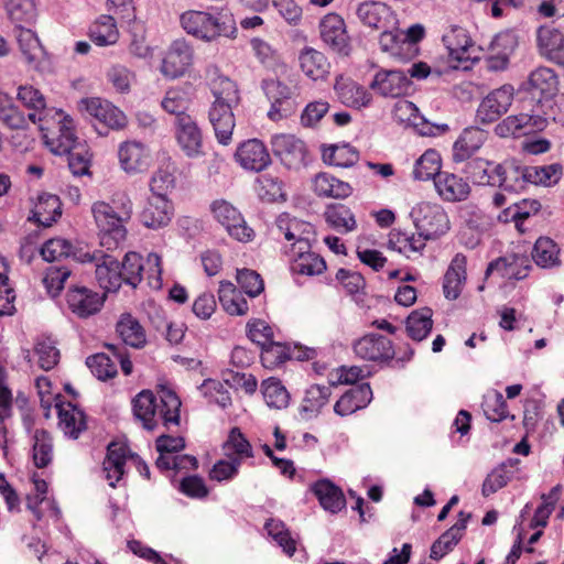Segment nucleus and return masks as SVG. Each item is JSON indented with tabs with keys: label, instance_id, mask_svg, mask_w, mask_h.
Segmentation results:
<instances>
[{
	"label": "nucleus",
	"instance_id": "1",
	"mask_svg": "<svg viewBox=\"0 0 564 564\" xmlns=\"http://www.w3.org/2000/svg\"><path fill=\"white\" fill-rule=\"evenodd\" d=\"M41 131L51 152L68 154V165L74 175H84L89 169V158L78 151L73 119L63 110H48L41 117Z\"/></svg>",
	"mask_w": 564,
	"mask_h": 564
},
{
	"label": "nucleus",
	"instance_id": "2",
	"mask_svg": "<svg viewBox=\"0 0 564 564\" xmlns=\"http://www.w3.org/2000/svg\"><path fill=\"white\" fill-rule=\"evenodd\" d=\"M181 400L169 388L162 387L156 397L150 390L141 391L132 401V410L135 419L147 430H154L159 423L166 429L180 424Z\"/></svg>",
	"mask_w": 564,
	"mask_h": 564
},
{
	"label": "nucleus",
	"instance_id": "3",
	"mask_svg": "<svg viewBox=\"0 0 564 564\" xmlns=\"http://www.w3.org/2000/svg\"><path fill=\"white\" fill-rule=\"evenodd\" d=\"M180 21L187 34L204 42H216L221 37L234 40L238 32L234 15L224 11L213 14L188 10L182 13Z\"/></svg>",
	"mask_w": 564,
	"mask_h": 564
},
{
	"label": "nucleus",
	"instance_id": "4",
	"mask_svg": "<svg viewBox=\"0 0 564 564\" xmlns=\"http://www.w3.org/2000/svg\"><path fill=\"white\" fill-rule=\"evenodd\" d=\"M352 350L356 357L364 360L394 362L400 366L410 361L414 355L410 345H404L395 350L389 338L376 334H369L357 339L352 345Z\"/></svg>",
	"mask_w": 564,
	"mask_h": 564
},
{
	"label": "nucleus",
	"instance_id": "5",
	"mask_svg": "<svg viewBox=\"0 0 564 564\" xmlns=\"http://www.w3.org/2000/svg\"><path fill=\"white\" fill-rule=\"evenodd\" d=\"M91 213L98 228L99 243L106 250L117 249L127 237L124 224L128 221L118 216L113 207L105 202H96Z\"/></svg>",
	"mask_w": 564,
	"mask_h": 564
},
{
	"label": "nucleus",
	"instance_id": "6",
	"mask_svg": "<svg viewBox=\"0 0 564 564\" xmlns=\"http://www.w3.org/2000/svg\"><path fill=\"white\" fill-rule=\"evenodd\" d=\"M410 216L425 241L437 239L451 228L448 215L437 203L421 202L412 208Z\"/></svg>",
	"mask_w": 564,
	"mask_h": 564
},
{
	"label": "nucleus",
	"instance_id": "7",
	"mask_svg": "<svg viewBox=\"0 0 564 564\" xmlns=\"http://www.w3.org/2000/svg\"><path fill=\"white\" fill-rule=\"evenodd\" d=\"M194 59L193 46L185 40H176L164 52L159 72L169 80L182 78L189 74Z\"/></svg>",
	"mask_w": 564,
	"mask_h": 564
},
{
	"label": "nucleus",
	"instance_id": "8",
	"mask_svg": "<svg viewBox=\"0 0 564 564\" xmlns=\"http://www.w3.org/2000/svg\"><path fill=\"white\" fill-rule=\"evenodd\" d=\"M443 42L448 51V59L454 68H468L469 63L479 58L478 47L467 30L454 25L443 35Z\"/></svg>",
	"mask_w": 564,
	"mask_h": 564
},
{
	"label": "nucleus",
	"instance_id": "9",
	"mask_svg": "<svg viewBox=\"0 0 564 564\" xmlns=\"http://www.w3.org/2000/svg\"><path fill=\"white\" fill-rule=\"evenodd\" d=\"M210 212L214 219L232 239L243 243L253 240L254 230L248 226L242 214L234 205L224 199L215 200L210 205Z\"/></svg>",
	"mask_w": 564,
	"mask_h": 564
},
{
	"label": "nucleus",
	"instance_id": "10",
	"mask_svg": "<svg viewBox=\"0 0 564 564\" xmlns=\"http://www.w3.org/2000/svg\"><path fill=\"white\" fill-rule=\"evenodd\" d=\"M75 257L82 262L96 263V279L105 291L115 292L121 286L120 264L112 256L102 251H86L75 253Z\"/></svg>",
	"mask_w": 564,
	"mask_h": 564
},
{
	"label": "nucleus",
	"instance_id": "11",
	"mask_svg": "<svg viewBox=\"0 0 564 564\" xmlns=\"http://www.w3.org/2000/svg\"><path fill=\"white\" fill-rule=\"evenodd\" d=\"M334 93L344 106L356 110L369 108L373 102L370 89L346 75L336 76Z\"/></svg>",
	"mask_w": 564,
	"mask_h": 564
},
{
	"label": "nucleus",
	"instance_id": "12",
	"mask_svg": "<svg viewBox=\"0 0 564 564\" xmlns=\"http://www.w3.org/2000/svg\"><path fill=\"white\" fill-rule=\"evenodd\" d=\"M547 121L539 115L519 113L508 116L495 127V133L500 138H520L546 128Z\"/></svg>",
	"mask_w": 564,
	"mask_h": 564
},
{
	"label": "nucleus",
	"instance_id": "13",
	"mask_svg": "<svg viewBox=\"0 0 564 564\" xmlns=\"http://www.w3.org/2000/svg\"><path fill=\"white\" fill-rule=\"evenodd\" d=\"M78 108L107 128L119 130L127 126L126 115L108 100L98 97L85 98L79 101Z\"/></svg>",
	"mask_w": 564,
	"mask_h": 564
},
{
	"label": "nucleus",
	"instance_id": "14",
	"mask_svg": "<svg viewBox=\"0 0 564 564\" xmlns=\"http://www.w3.org/2000/svg\"><path fill=\"white\" fill-rule=\"evenodd\" d=\"M514 98V88L503 85L489 93L477 109V118L482 123H491L508 111Z\"/></svg>",
	"mask_w": 564,
	"mask_h": 564
},
{
	"label": "nucleus",
	"instance_id": "15",
	"mask_svg": "<svg viewBox=\"0 0 564 564\" xmlns=\"http://www.w3.org/2000/svg\"><path fill=\"white\" fill-rule=\"evenodd\" d=\"M522 89L538 102H549L557 95L558 79L551 68L540 67L531 72Z\"/></svg>",
	"mask_w": 564,
	"mask_h": 564
},
{
	"label": "nucleus",
	"instance_id": "16",
	"mask_svg": "<svg viewBox=\"0 0 564 564\" xmlns=\"http://www.w3.org/2000/svg\"><path fill=\"white\" fill-rule=\"evenodd\" d=\"M234 159L243 170L250 172H261L271 163L269 150L259 139L239 143Z\"/></svg>",
	"mask_w": 564,
	"mask_h": 564
},
{
	"label": "nucleus",
	"instance_id": "17",
	"mask_svg": "<svg viewBox=\"0 0 564 564\" xmlns=\"http://www.w3.org/2000/svg\"><path fill=\"white\" fill-rule=\"evenodd\" d=\"M271 143L274 154L288 169L297 170L305 165L307 150L302 140L292 134H278Z\"/></svg>",
	"mask_w": 564,
	"mask_h": 564
},
{
	"label": "nucleus",
	"instance_id": "18",
	"mask_svg": "<svg viewBox=\"0 0 564 564\" xmlns=\"http://www.w3.org/2000/svg\"><path fill=\"white\" fill-rule=\"evenodd\" d=\"M276 230L283 235L288 241H292L291 249L311 248V240L314 238V227L307 221L291 217L289 214H281L276 218Z\"/></svg>",
	"mask_w": 564,
	"mask_h": 564
},
{
	"label": "nucleus",
	"instance_id": "19",
	"mask_svg": "<svg viewBox=\"0 0 564 564\" xmlns=\"http://www.w3.org/2000/svg\"><path fill=\"white\" fill-rule=\"evenodd\" d=\"M175 139L183 152L195 158L203 153V135L196 121L191 116L175 118Z\"/></svg>",
	"mask_w": 564,
	"mask_h": 564
},
{
	"label": "nucleus",
	"instance_id": "20",
	"mask_svg": "<svg viewBox=\"0 0 564 564\" xmlns=\"http://www.w3.org/2000/svg\"><path fill=\"white\" fill-rule=\"evenodd\" d=\"M174 216V206L167 197L150 195L140 215L142 225L149 229L166 227Z\"/></svg>",
	"mask_w": 564,
	"mask_h": 564
},
{
	"label": "nucleus",
	"instance_id": "21",
	"mask_svg": "<svg viewBox=\"0 0 564 564\" xmlns=\"http://www.w3.org/2000/svg\"><path fill=\"white\" fill-rule=\"evenodd\" d=\"M358 19L367 26L381 31L383 28H395L399 22L393 10L386 3L368 1L357 8Z\"/></svg>",
	"mask_w": 564,
	"mask_h": 564
},
{
	"label": "nucleus",
	"instance_id": "22",
	"mask_svg": "<svg viewBox=\"0 0 564 564\" xmlns=\"http://www.w3.org/2000/svg\"><path fill=\"white\" fill-rule=\"evenodd\" d=\"M104 301L105 295H100L98 292H94L85 286L72 288L66 293L68 308L82 318L99 312Z\"/></svg>",
	"mask_w": 564,
	"mask_h": 564
},
{
	"label": "nucleus",
	"instance_id": "23",
	"mask_svg": "<svg viewBox=\"0 0 564 564\" xmlns=\"http://www.w3.org/2000/svg\"><path fill=\"white\" fill-rule=\"evenodd\" d=\"M314 356L315 351L311 348L302 349L294 347L291 349L285 344L274 340L262 347L261 362L267 369H274L293 357L299 360H308L314 358Z\"/></svg>",
	"mask_w": 564,
	"mask_h": 564
},
{
	"label": "nucleus",
	"instance_id": "24",
	"mask_svg": "<svg viewBox=\"0 0 564 564\" xmlns=\"http://www.w3.org/2000/svg\"><path fill=\"white\" fill-rule=\"evenodd\" d=\"M321 37L335 52L348 55L349 44L345 22L341 17L329 13L319 23Z\"/></svg>",
	"mask_w": 564,
	"mask_h": 564
},
{
	"label": "nucleus",
	"instance_id": "25",
	"mask_svg": "<svg viewBox=\"0 0 564 564\" xmlns=\"http://www.w3.org/2000/svg\"><path fill=\"white\" fill-rule=\"evenodd\" d=\"M118 158L121 167L127 173H140L151 164V152L145 144L139 141H126L120 144Z\"/></svg>",
	"mask_w": 564,
	"mask_h": 564
},
{
	"label": "nucleus",
	"instance_id": "26",
	"mask_svg": "<svg viewBox=\"0 0 564 564\" xmlns=\"http://www.w3.org/2000/svg\"><path fill=\"white\" fill-rule=\"evenodd\" d=\"M127 445L122 443L112 442L108 446L107 456L102 464V470L106 475V479L109 481L111 487H116V484L121 480L126 473V464L128 460L137 462Z\"/></svg>",
	"mask_w": 564,
	"mask_h": 564
},
{
	"label": "nucleus",
	"instance_id": "27",
	"mask_svg": "<svg viewBox=\"0 0 564 564\" xmlns=\"http://www.w3.org/2000/svg\"><path fill=\"white\" fill-rule=\"evenodd\" d=\"M531 261L523 254H510L491 262L487 275L498 274L507 280H522L529 275Z\"/></svg>",
	"mask_w": 564,
	"mask_h": 564
},
{
	"label": "nucleus",
	"instance_id": "28",
	"mask_svg": "<svg viewBox=\"0 0 564 564\" xmlns=\"http://www.w3.org/2000/svg\"><path fill=\"white\" fill-rule=\"evenodd\" d=\"M297 64L301 72L311 80H325L330 73V63L324 53L305 46L299 52Z\"/></svg>",
	"mask_w": 564,
	"mask_h": 564
},
{
	"label": "nucleus",
	"instance_id": "29",
	"mask_svg": "<svg viewBox=\"0 0 564 564\" xmlns=\"http://www.w3.org/2000/svg\"><path fill=\"white\" fill-rule=\"evenodd\" d=\"M409 87V79L401 70L381 69L376 73L370 88L383 97L398 98L404 95Z\"/></svg>",
	"mask_w": 564,
	"mask_h": 564
},
{
	"label": "nucleus",
	"instance_id": "30",
	"mask_svg": "<svg viewBox=\"0 0 564 564\" xmlns=\"http://www.w3.org/2000/svg\"><path fill=\"white\" fill-rule=\"evenodd\" d=\"M434 186L440 197L445 202H462L470 194L468 182L454 173L443 172L434 178Z\"/></svg>",
	"mask_w": 564,
	"mask_h": 564
},
{
	"label": "nucleus",
	"instance_id": "31",
	"mask_svg": "<svg viewBox=\"0 0 564 564\" xmlns=\"http://www.w3.org/2000/svg\"><path fill=\"white\" fill-rule=\"evenodd\" d=\"M536 42L540 53L547 59L564 66V34L552 26L538 30Z\"/></svg>",
	"mask_w": 564,
	"mask_h": 564
},
{
	"label": "nucleus",
	"instance_id": "32",
	"mask_svg": "<svg viewBox=\"0 0 564 564\" xmlns=\"http://www.w3.org/2000/svg\"><path fill=\"white\" fill-rule=\"evenodd\" d=\"M372 400V390L368 383H361L347 390L335 403L334 411L340 416L350 415L365 409Z\"/></svg>",
	"mask_w": 564,
	"mask_h": 564
},
{
	"label": "nucleus",
	"instance_id": "33",
	"mask_svg": "<svg viewBox=\"0 0 564 564\" xmlns=\"http://www.w3.org/2000/svg\"><path fill=\"white\" fill-rule=\"evenodd\" d=\"M487 140V132L479 128H466L453 145L454 162L469 160Z\"/></svg>",
	"mask_w": 564,
	"mask_h": 564
},
{
	"label": "nucleus",
	"instance_id": "34",
	"mask_svg": "<svg viewBox=\"0 0 564 564\" xmlns=\"http://www.w3.org/2000/svg\"><path fill=\"white\" fill-rule=\"evenodd\" d=\"M500 181L497 185L509 192H520L530 184L527 176L528 166L521 165L514 160L506 161L497 165Z\"/></svg>",
	"mask_w": 564,
	"mask_h": 564
},
{
	"label": "nucleus",
	"instance_id": "35",
	"mask_svg": "<svg viewBox=\"0 0 564 564\" xmlns=\"http://www.w3.org/2000/svg\"><path fill=\"white\" fill-rule=\"evenodd\" d=\"M290 265L295 274L316 275L326 269L325 260L317 253L307 249H290Z\"/></svg>",
	"mask_w": 564,
	"mask_h": 564
},
{
	"label": "nucleus",
	"instance_id": "36",
	"mask_svg": "<svg viewBox=\"0 0 564 564\" xmlns=\"http://www.w3.org/2000/svg\"><path fill=\"white\" fill-rule=\"evenodd\" d=\"M467 259L463 253H457L444 275L443 289L447 299L455 300L459 296L466 281Z\"/></svg>",
	"mask_w": 564,
	"mask_h": 564
},
{
	"label": "nucleus",
	"instance_id": "37",
	"mask_svg": "<svg viewBox=\"0 0 564 564\" xmlns=\"http://www.w3.org/2000/svg\"><path fill=\"white\" fill-rule=\"evenodd\" d=\"M313 191L319 197L344 199L352 193V187L329 173H318L313 181Z\"/></svg>",
	"mask_w": 564,
	"mask_h": 564
},
{
	"label": "nucleus",
	"instance_id": "38",
	"mask_svg": "<svg viewBox=\"0 0 564 564\" xmlns=\"http://www.w3.org/2000/svg\"><path fill=\"white\" fill-rule=\"evenodd\" d=\"M311 491L318 499L321 506L332 513H336L345 507L341 489L328 479H321L312 484Z\"/></svg>",
	"mask_w": 564,
	"mask_h": 564
},
{
	"label": "nucleus",
	"instance_id": "39",
	"mask_svg": "<svg viewBox=\"0 0 564 564\" xmlns=\"http://www.w3.org/2000/svg\"><path fill=\"white\" fill-rule=\"evenodd\" d=\"M59 426L64 433L77 438L79 433L86 429L84 412L70 402H56Z\"/></svg>",
	"mask_w": 564,
	"mask_h": 564
},
{
	"label": "nucleus",
	"instance_id": "40",
	"mask_svg": "<svg viewBox=\"0 0 564 564\" xmlns=\"http://www.w3.org/2000/svg\"><path fill=\"white\" fill-rule=\"evenodd\" d=\"M468 519L469 514H465L464 512L459 513L458 521L433 543L430 554L431 558L436 561L441 560L444 555L453 550V547L462 539Z\"/></svg>",
	"mask_w": 564,
	"mask_h": 564
},
{
	"label": "nucleus",
	"instance_id": "41",
	"mask_svg": "<svg viewBox=\"0 0 564 564\" xmlns=\"http://www.w3.org/2000/svg\"><path fill=\"white\" fill-rule=\"evenodd\" d=\"M426 246L424 238L417 234H408L400 229H392L388 234V247L408 258L420 254Z\"/></svg>",
	"mask_w": 564,
	"mask_h": 564
},
{
	"label": "nucleus",
	"instance_id": "42",
	"mask_svg": "<svg viewBox=\"0 0 564 564\" xmlns=\"http://www.w3.org/2000/svg\"><path fill=\"white\" fill-rule=\"evenodd\" d=\"M218 299L221 307L232 316L246 315L249 304L243 294L237 290L234 283L221 281L218 290Z\"/></svg>",
	"mask_w": 564,
	"mask_h": 564
},
{
	"label": "nucleus",
	"instance_id": "43",
	"mask_svg": "<svg viewBox=\"0 0 564 564\" xmlns=\"http://www.w3.org/2000/svg\"><path fill=\"white\" fill-rule=\"evenodd\" d=\"M62 215L61 202L56 195L43 193L32 209V219L40 226L48 227Z\"/></svg>",
	"mask_w": 564,
	"mask_h": 564
},
{
	"label": "nucleus",
	"instance_id": "44",
	"mask_svg": "<svg viewBox=\"0 0 564 564\" xmlns=\"http://www.w3.org/2000/svg\"><path fill=\"white\" fill-rule=\"evenodd\" d=\"M497 165L486 159L475 158L466 163L464 172L475 184L496 186L500 181Z\"/></svg>",
	"mask_w": 564,
	"mask_h": 564
},
{
	"label": "nucleus",
	"instance_id": "45",
	"mask_svg": "<svg viewBox=\"0 0 564 564\" xmlns=\"http://www.w3.org/2000/svg\"><path fill=\"white\" fill-rule=\"evenodd\" d=\"M234 107H212L209 121L215 130L219 143L227 145L231 142L232 131L236 126L232 113Z\"/></svg>",
	"mask_w": 564,
	"mask_h": 564
},
{
	"label": "nucleus",
	"instance_id": "46",
	"mask_svg": "<svg viewBox=\"0 0 564 564\" xmlns=\"http://www.w3.org/2000/svg\"><path fill=\"white\" fill-rule=\"evenodd\" d=\"M224 456L240 465L245 459L253 457L252 446L238 427L230 430L223 445Z\"/></svg>",
	"mask_w": 564,
	"mask_h": 564
},
{
	"label": "nucleus",
	"instance_id": "47",
	"mask_svg": "<svg viewBox=\"0 0 564 564\" xmlns=\"http://www.w3.org/2000/svg\"><path fill=\"white\" fill-rule=\"evenodd\" d=\"M89 37L99 46L113 45L119 40V30L113 15L101 14L89 28Z\"/></svg>",
	"mask_w": 564,
	"mask_h": 564
},
{
	"label": "nucleus",
	"instance_id": "48",
	"mask_svg": "<svg viewBox=\"0 0 564 564\" xmlns=\"http://www.w3.org/2000/svg\"><path fill=\"white\" fill-rule=\"evenodd\" d=\"M325 221L340 234H348L357 228L354 213L345 205H330L324 213Z\"/></svg>",
	"mask_w": 564,
	"mask_h": 564
},
{
	"label": "nucleus",
	"instance_id": "49",
	"mask_svg": "<svg viewBox=\"0 0 564 564\" xmlns=\"http://www.w3.org/2000/svg\"><path fill=\"white\" fill-rule=\"evenodd\" d=\"M433 312L430 307L413 311L406 318V333L410 338L421 341L430 334L433 326Z\"/></svg>",
	"mask_w": 564,
	"mask_h": 564
},
{
	"label": "nucleus",
	"instance_id": "50",
	"mask_svg": "<svg viewBox=\"0 0 564 564\" xmlns=\"http://www.w3.org/2000/svg\"><path fill=\"white\" fill-rule=\"evenodd\" d=\"M516 474V465L512 459H508L497 466L485 479L482 484V495L488 497L499 489L507 486Z\"/></svg>",
	"mask_w": 564,
	"mask_h": 564
},
{
	"label": "nucleus",
	"instance_id": "51",
	"mask_svg": "<svg viewBox=\"0 0 564 564\" xmlns=\"http://www.w3.org/2000/svg\"><path fill=\"white\" fill-rule=\"evenodd\" d=\"M117 332L124 344L140 348L145 343V332L131 314H122L117 323Z\"/></svg>",
	"mask_w": 564,
	"mask_h": 564
},
{
	"label": "nucleus",
	"instance_id": "52",
	"mask_svg": "<svg viewBox=\"0 0 564 564\" xmlns=\"http://www.w3.org/2000/svg\"><path fill=\"white\" fill-rule=\"evenodd\" d=\"M532 259L541 268L560 265V248L549 237H540L533 247Z\"/></svg>",
	"mask_w": 564,
	"mask_h": 564
},
{
	"label": "nucleus",
	"instance_id": "53",
	"mask_svg": "<svg viewBox=\"0 0 564 564\" xmlns=\"http://www.w3.org/2000/svg\"><path fill=\"white\" fill-rule=\"evenodd\" d=\"M261 393L268 406L285 409L290 403V394L281 380L271 377L262 381Z\"/></svg>",
	"mask_w": 564,
	"mask_h": 564
},
{
	"label": "nucleus",
	"instance_id": "54",
	"mask_svg": "<svg viewBox=\"0 0 564 564\" xmlns=\"http://www.w3.org/2000/svg\"><path fill=\"white\" fill-rule=\"evenodd\" d=\"M212 93L215 98L212 107H235L239 102L237 85L228 77H218L212 84Z\"/></svg>",
	"mask_w": 564,
	"mask_h": 564
},
{
	"label": "nucleus",
	"instance_id": "55",
	"mask_svg": "<svg viewBox=\"0 0 564 564\" xmlns=\"http://www.w3.org/2000/svg\"><path fill=\"white\" fill-rule=\"evenodd\" d=\"M264 89L267 96L273 100L269 117L274 121L280 120L284 116L282 113L283 104L292 97V89L280 80L265 82Z\"/></svg>",
	"mask_w": 564,
	"mask_h": 564
},
{
	"label": "nucleus",
	"instance_id": "56",
	"mask_svg": "<svg viewBox=\"0 0 564 564\" xmlns=\"http://www.w3.org/2000/svg\"><path fill=\"white\" fill-rule=\"evenodd\" d=\"M442 159L436 150H426L415 162L413 175L416 180L427 181L441 174Z\"/></svg>",
	"mask_w": 564,
	"mask_h": 564
},
{
	"label": "nucleus",
	"instance_id": "57",
	"mask_svg": "<svg viewBox=\"0 0 564 564\" xmlns=\"http://www.w3.org/2000/svg\"><path fill=\"white\" fill-rule=\"evenodd\" d=\"M322 156L325 163L336 166H351L358 161V151L349 144H332L323 148Z\"/></svg>",
	"mask_w": 564,
	"mask_h": 564
},
{
	"label": "nucleus",
	"instance_id": "58",
	"mask_svg": "<svg viewBox=\"0 0 564 564\" xmlns=\"http://www.w3.org/2000/svg\"><path fill=\"white\" fill-rule=\"evenodd\" d=\"M53 459V440L51 434L37 429L33 434V462L37 468H44Z\"/></svg>",
	"mask_w": 564,
	"mask_h": 564
},
{
	"label": "nucleus",
	"instance_id": "59",
	"mask_svg": "<svg viewBox=\"0 0 564 564\" xmlns=\"http://www.w3.org/2000/svg\"><path fill=\"white\" fill-rule=\"evenodd\" d=\"M4 8L17 24H32L37 15L34 0H6Z\"/></svg>",
	"mask_w": 564,
	"mask_h": 564
},
{
	"label": "nucleus",
	"instance_id": "60",
	"mask_svg": "<svg viewBox=\"0 0 564 564\" xmlns=\"http://www.w3.org/2000/svg\"><path fill=\"white\" fill-rule=\"evenodd\" d=\"M257 193L260 199L272 203L285 199L283 182L271 173H265L257 178Z\"/></svg>",
	"mask_w": 564,
	"mask_h": 564
},
{
	"label": "nucleus",
	"instance_id": "61",
	"mask_svg": "<svg viewBox=\"0 0 564 564\" xmlns=\"http://www.w3.org/2000/svg\"><path fill=\"white\" fill-rule=\"evenodd\" d=\"M17 40L25 61L35 65L43 56V48L35 33L26 28H19Z\"/></svg>",
	"mask_w": 564,
	"mask_h": 564
},
{
	"label": "nucleus",
	"instance_id": "62",
	"mask_svg": "<svg viewBox=\"0 0 564 564\" xmlns=\"http://www.w3.org/2000/svg\"><path fill=\"white\" fill-rule=\"evenodd\" d=\"M264 529L268 534L282 547L283 552L292 556L296 550V540L292 536L284 522L279 519H269Z\"/></svg>",
	"mask_w": 564,
	"mask_h": 564
},
{
	"label": "nucleus",
	"instance_id": "63",
	"mask_svg": "<svg viewBox=\"0 0 564 564\" xmlns=\"http://www.w3.org/2000/svg\"><path fill=\"white\" fill-rule=\"evenodd\" d=\"M36 362L43 370L53 369L59 360V351L51 337H39L34 346Z\"/></svg>",
	"mask_w": 564,
	"mask_h": 564
},
{
	"label": "nucleus",
	"instance_id": "64",
	"mask_svg": "<svg viewBox=\"0 0 564 564\" xmlns=\"http://www.w3.org/2000/svg\"><path fill=\"white\" fill-rule=\"evenodd\" d=\"M143 270L141 256L133 251L128 252L120 265L121 283L135 288L143 278Z\"/></svg>",
	"mask_w": 564,
	"mask_h": 564
}]
</instances>
